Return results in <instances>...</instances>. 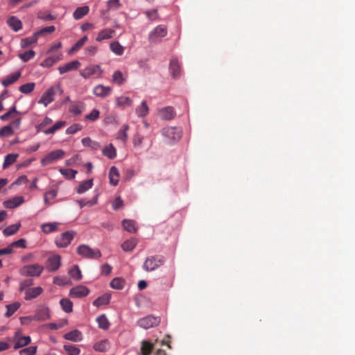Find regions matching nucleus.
Segmentation results:
<instances>
[{
  "label": "nucleus",
  "instance_id": "nucleus-1",
  "mask_svg": "<svg viewBox=\"0 0 355 355\" xmlns=\"http://www.w3.org/2000/svg\"><path fill=\"white\" fill-rule=\"evenodd\" d=\"M61 46H52L48 51V56L44 60L41 64L42 67H50L61 59L62 53L59 47Z\"/></svg>",
  "mask_w": 355,
  "mask_h": 355
},
{
  "label": "nucleus",
  "instance_id": "nucleus-2",
  "mask_svg": "<svg viewBox=\"0 0 355 355\" xmlns=\"http://www.w3.org/2000/svg\"><path fill=\"white\" fill-rule=\"evenodd\" d=\"M165 262L164 258L162 256H150L145 260L143 268L148 272H151L161 266Z\"/></svg>",
  "mask_w": 355,
  "mask_h": 355
},
{
  "label": "nucleus",
  "instance_id": "nucleus-3",
  "mask_svg": "<svg viewBox=\"0 0 355 355\" xmlns=\"http://www.w3.org/2000/svg\"><path fill=\"white\" fill-rule=\"evenodd\" d=\"M162 135L166 138V141L173 144L179 141L182 136L180 129L175 127H166L162 129Z\"/></svg>",
  "mask_w": 355,
  "mask_h": 355
},
{
  "label": "nucleus",
  "instance_id": "nucleus-4",
  "mask_svg": "<svg viewBox=\"0 0 355 355\" xmlns=\"http://www.w3.org/2000/svg\"><path fill=\"white\" fill-rule=\"evenodd\" d=\"M44 267L38 263L26 265L20 270V274L25 277H39L42 273Z\"/></svg>",
  "mask_w": 355,
  "mask_h": 355
},
{
  "label": "nucleus",
  "instance_id": "nucleus-5",
  "mask_svg": "<svg viewBox=\"0 0 355 355\" xmlns=\"http://www.w3.org/2000/svg\"><path fill=\"white\" fill-rule=\"evenodd\" d=\"M77 253L87 259H98L101 257L99 250L92 249L87 245H80L77 248Z\"/></svg>",
  "mask_w": 355,
  "mask_h": 355
},
{
  "label": "nucleus",
  "instance_id": "nucleus-6",
  "mask_svg": "<svg viewBox=\"0 0 355 355\" xmlns=\"http://www.w3.org/2000/svg\"><path fill=\"white\" fill-rule=\"evenodd\" d=\"M76 236V232L73 231H67L55 239V245L58 248L67 247Z\"/></svg>",
  "mask_w": 355,
  "mask_h": 355
},
{
  "label": "nucleus",
  "instance_id": "nucleus-7",
  "mask_svg": "<svg viewBox=\"0 0 355 355\" xmlns=\"http://www.w3.org/2000/svg\"><path fill=\"white\" fill-rule=\"evenodd\" d=\"M55 31V27L53 26H50L45 27L40 30V31L35 33L32 37H27L22 42L24 44H33L37 42V40L40 37H42L47 33H51Z\"/></svg>",
  "mask_w": 355,
  "mask_h": 355
},
{
  "label": "nucleus",
  "instance_id": "nucleus-8",
  "mask_svg": "<svg viewBox=\"0 0 355 355\" xmlns=\"http://www.w3.org/2000/svg\"><path fill=\"white\" fill-rule=\"evenodd\" d=\"M64 155V152L62 150H55L48 153L41 160L42 166H46L53 163V162L62 159Z\"/></svg>",
  "mask_w": 355,
  "mask_h": 355
},
{
  "label": "nucleus",
  "instance_id": "nucleus-9",
  "mask_svg": "<svg viewBox=\"0 0 355 355\" xmlns=\"http://www.w3.org/2000/svg\"><path fill=\"white\" fill-rule=\"evenodd\" d=\"M160 322V319L158 317L153 315H148L145 318H141L137 321V324L145 329L157 326Z\"/></svg>",
  "mask_w": 355,
  "mask_h": 355
},
{
  "label": "nucleus",
  "instance_id": "nucleus-10",
  "mask_svg": "<svg viewBox=\"0 0 355 355\" xmlns=\"http://www.w3.org/2000/svg\"><path fill=\"white\" fill-rule=\"evenodd\" d=\"M102 73L103 71L99 65H91L81 71L80 74L84 78H89L90 77L99 78Z\"/></svg>",
  "mask_w": 355,
  "mask_h": 355
},
{
  "label": "nucleus",
  "instance_id": "nucleus-11",
  "mask_svg": "<svg viewBox=\"0 0 355 355\" xmlns=\"http://www.w3.org/2000/svg\"><path fill=\"white\" fill-rule=\"evenodd\" d=\"M167 34L166 27L164 25L157 26L149 35L151 42H158L159 39L164 37Z\"/></svg>",
  "mask_w": 355,
  "mask_h": 355
},
{
  "label": "nucleus",
  "instance_id": "nucleus-12",
  "mask_svg": "<svg viewBox=\"0 0 355 355\" xmlns=\"http://www.w3.org/2000/svg\"><path fill=\"white\" fill-rule=\"evenodd\" d=\"M61 257L58 254L53 255L46 260V268L49 272L58 270L61 265Z\"/></svg>",
  "mask_w": 355,
  "mask_h": 355
},
{
  "label": "nucleus",
  "instance_id": "nucleus-13",
  "mask_svg": "<svg viewBox=\"0 0 355 355\" xmlns=\"http://www.w3.org/2000/svg\"><path fill=\"white\" fill-rule=\"evenodd\" d=\"M59 89V87H52L49 88L42 94L38 103L44 104L45 106H47L49 103L53 101V96L55 94V91Z\"/></svg>",
  "mask_w": 355,
  "mask_h": 355
},
{
  "label": "nucleus",
  "instance_id": "nucleus-14",
  "mask_svg": "<svg viewBox=\"0 0 355 355\" xmlns=\"http://www.w3.org/2000/svg\"><path fill=\"white\" fill-rule=\"evenodd\" d=\"M19 334H20V332L17 331V332H15V336H14V339L16 340L15 345H14L15 349H17L19 348L27 346L31 342V339L30 336H20L19 337Z\"/></svg>",
  "mask_w": 355,
  "mask_h": 355
},
{
  "label": "nucleus",
  "instance_id": "nucleus-15",
  "mask_svg": "<svg viewBox=\"0 0 355 355\" xmlns=\"http://www.w3.org/2000/svg\"><path fill=\"white\" fill-rule=\"evenodd\" d=\"M89 293V290L87 287L79 285L72 288L70 290L69 295L72 297H83L87 296Z\"/></svg>",
  "mask_w": 355,
  "mask_h": 355
},
{
  "label": "nucleus",
  "instance_id": "nucleus-16",
  "mask_svg": "<svg viewBox=\"0 0 355 355\" xmlns=\"http://www.w3.org/2000/svg\"><path fill=\"white\" fill-rule=\"evenodd\" d=\"M169 70L174 78H178L181 75V66L177 58H173L169 64Z\"/></svg>",
  "mask_w": 355,
  "mask_h": 355
},
{
  "label": "nucleus",
  "instance_id": "nucleus-17",
  "mask_svg": "<svg viewBox=\"0 0 355 355\" xmlns=\"http://www.w3.org/2000/svg\"><path fill=\"white\" fill-rule=\"evenodd\" d=\"M34 320L45 321L50 318L49 310L48 308L42 306L37 309L35 315L33 316Z\"/></svg>",
  "mask_w": 355,
  "mask_h": 355
},
{
  "label": "nucleus",
  "instance_id": "nucleus-18",
  "mask_svg": "<svg viewBox=\"0 0 355 355\" xmlns=\"http://www.w3.org/2000/svg\"><path fill=\"white\" fill-rule=\"evenodd\" d=\"M80 66V62L78 60H73L68 62L62 66L58 67V70L60 74L65 73L67 72L76 70Z\"/></svg>",
  "mask_w": 355,
  "mask_h": 355
},
{
  "label": "nucleus",
  "instance_id": "nucleus-19",
  "mask_svg": "<svg viewBox=\"0 0 355 355\" xmlns=\"http://www.w3.org/2000/svg\"><path fill=\"white\" fill-rule=\"evenodd\" d=\"M133 101L125 96H117L115 98V105L121 109L130 107L132 105Z\"/></svg>",
  "mask_w": 355,
  "mask_h": 355
},
{
  "label": "nucleus",
  "instance_id": "nucleus-20",
  "mask_svg": "<svg viewBox=\"0 0 355 355\" xmlns=\"http://www.w3.org/2000/svg\"><path fill=\"white\" fill-rule=\"evenodd\" d=\"M159 116L165 121L171 120L175 116V112L172 107H166L159 110Z\"/></svg>",
  "mask_w": 355,
  "mask_h": 355
},
{
  "label": "nucleus",
  "instance_id": "nucleus-21",
  "mask_svg": "<svg viewBox=\"0 0 355 355\" xmlns=\"http://www.w3.org/2000/svg\"><path fill=\"white\" fill-rule=\"evenodd\" d=\"M112 91V88L108 86L98 85L94 88V94L96 96L105 98L108 96Z\"/></svg>",
  "mask_w": 355,
  "mask_h": 355
},
{
  "label": "nucleus",
  "instance_id": "nucleus-22",
  "mask_svg": "<svg viewBox=\"0 0 355 355\" xmlns=\"http://www.w3.org/2000/svg\"><path fill=\"white\" fill-rule=\"evenodd\" d=\"M43 292V288L40 286L28 288L25 292L24 299L26 300H31L36 298Z\"/></svg>",
  "mask_w": 355,
  "mask_h": 355
},
{
  "label": "nucleus",
  "instance_id": "nucleus-23",
  "mask_svg": "<svg viewBox=\"0 0 355 355\" xmlns=\"http://www.w3.org/2000/svg\"><path fill=\"white\" fill-rule=\"evenodd\" d=\"M127 80V75L123 74L121 71H116L114 72L112 77V83L116 85H122Z\"/></svg>",
  "mask_w": 355,
  "mask_h": 355
},
{
  "label": "nucleus",
  "instance_id": "nucleus-24",
  "mask_svg": "<svg viewBox=\"0 0 355 355\" xmlns=\"http://www.w3.org/2000/svg\"><path fill=\"white\" fill-rule=\"evenodd\" d=\"M22 196L15 197L3 202L4 206L8 209H13L19 207L24 202Z\"/></svg>",
  "mask_w": 355,
  "mask_h": 355
},
{
  "label": "nucleus",
  "instance_id": "nucleus-25",
  "mask_svg": "<svg viewBox=\"0 0 355 355\" xmlns=\"http://www.w3.org/2000/svg\"><path fill=\"white\" fill-rule=\"evenodd\" d=\"M138 243V241L135 238H131L126 240L121 244V248L125 252H131L136 247Z\"/></svg>",
  "mask_w": 355,
  "mask_h": 355
},
{
  "label": "nucleus",
  "instance_id": "nucleus-26",
  "mask_svg": "<svg viewBox=\"0 0 355 355\" xmlns=\"http://www.w3.org/2000/svg\"><path fill=\"white\" fill-rule=\"evenodd\" d=\"M21 73L20 71L10 74L1 81V84L4 87H8L15 83L21 77Z\"/></svg>",
  "mask_w": 355,
  "mask_h": 355
},
{
  "label": "nucleus",
  "instance_id": "nucleus-27",
  "mask_svg": "<svg viewBox=\"0 0 355 355\" xmlns=\"http://www.w3.org/2000/svg\"><path fill=\"white\" fill-rule=\"evenodd\" d=\"M64 338L66 340H71L73 342H78L82 340V334L78 330L71 331L64 335Z\"/></svg>",
  "mask_w": 355,
  "mask_h": 355
},
{
  "label": "nucleus",
  "instance_id": "nucleus-28",
  "mask_svg": "<svg viewBox=\"0 0 355 355\" xmlns=\"http://www.w3.org/2000/svg\"><path fill=\"white\" fill-rule=\"evenodd\" d=\"M59 223H47L42 225L41 230L45 234H50L58 230Z\"/></svg>",
  "mask_w": 355,
  "mask_h": 355
},
{
  "label": "nucleus",
  "instance_id": "nucleus-29",
  "mask_svg": "<svg viewBox=\"0 0 355 355\" xmlns=\"http://www.w3.org/2000/svg\"><path fill=\"white\" fill-rule=\"evenodd\" d=\"M109 179L111 184L116 186L119 180V173L116 167L112 166L109 172Z\"/></svg>",
  "mask_w": 355,
  "mask_h": 355
},
{
  "label": "nucleus",
  "instance_id": "nucleus-30",
  "mask_svg": "<svg viewBox=\"0 0 355 355\" xmlns=\"http://www.w3.org/2000/svg\"><path fill=\"white\" fill-rule=\"evenodd\" d=\"M7 24L15 31H18L22 27L21 21L15 16L9 17L7 19Z\"/></svg>",
  "mask_w": 355,
  "mask_h": 355
},
{
  "label": "nucleus",
  "instance_id": "nucleus-31",
  "mask_svg": "<svg viewBox=\"0 0 355 355\" xmlns=\"http://www.w3.org/2000/svg\"><path fill=\"white\" fill-rule=\"evenodd\" d=\"M123 228L130 233H135L137 231L136 222L132 220L124 219L122 221Z\"/></svg>",
  "mask_w": 355,
  "mask_h": 355
},
{
  "label": "nucleus",
  "instance_id": "nucleus-32",
  "mask_svg": "<svg viewBox=\"0 0 355 355\" xmlns=\"http://www.w3.org/2000/svg\"><path fill=\"white\" fill-rule=\"evenodd\" d=\"M89 11V8L87 6L78 7L74 11L73 16V18L76 20L82 19L84 16L88 14Z\"/></svg>",
  "mask_w": 355,
  "mask_h": 355
},
{
  "label": "nucleus",
  "instance_id": "nucleus-33",
  "mask_svg": "<svg viewBox=\"0 0 355 355\" xmlns=\"http://www.w3.org/2000/svg\"><path fill=\"white\" fill-rule=\"evenodd\" d=\"M110 298L111 295L110 294L105 293L101 296L98 297V298H96L93 302V305L98 307L102 305L108 304L110 303Z\"/></svg>",
  "mask_w": 355,
  "mask_h": 355
},
{
  "label": "nucleus",
  "instance_id": "nucleus-34",
  "mask_svg": "<svg viewBox=\"0 0 355 355\" xmlns=\"http://www.w3.org/2000/svg\"><path fill=\"white\" fill-rule=\"evenodd\" d=\"M67 124V122L64 121H58L56 122L52 127L48 128V129H46V130H43V132L45 134V135H52V134H54L57 130L62 128L63 127H64Z\"/></svg>",
  "mask_w": 355,
  "mask_h": 355
},
{
  "label": "nucleus",
  "instance_id": "nucleus-35",
  "mask_svg": "<svg viewBox=\"0 0 355 355\" xmlns=\"http://www.w3.org/2000/svg\"><path fill=\"white\" fill-rule=\"evenodd\" d=\"M114 33V31H113L110 28H107V29L103 30L98 33V35L96 37V41L98 42H101L105 40L111 38V37H112Z\"/></svg>",
  "mask_w": 355,
  "mask_h": 355
},
{
  "label": "nucleus",
  "instance_id": "nucleus-36",
  "mask_svg": "<svg viewBox=\"0 0 355 355\" xmlns=\"http://www.w3.org/2000/svg\"><path fill=\"white\" fill-rule=\"evenodd\" d=\"M103 155L106 156L110 159H114L116 156V151L114 146L110 144L108 146H105L103 150Z\"/></svg>",
  "mask_w": 355,
  "mask_h": 355
},
{
  "label": "nucleus",
  "instance_id": "nucleus-37",
  "mask_svg": "<svg viewBox=\"0 0 355 355\" xmlns=\"http://www.w3.org/2000/svg\"><path fill=\"white\" fill-rule=\"evenodd\" d=\"M98 327L103 330H107L110 328V323L105 314L101 315L96 318Z\"/></svg>",
  "mask_w": 355,
  "mask_h": 355
},
{
  "label": "nucleus",
  "instance_id": "nucleus-38",
  "mask_svg": "<svg viewBox=\"0 0 355 355\" xmlns=\"http://www.w3.org/2000/svg\"><path fill=\"white\" fill-rule=\"evenodd\" d=\"M81 142L84 146L89 147L93 150H98L101 148V144L98 142L92 140L89 137L82 139Z\"/></svg>",
  "mask_w": 355,
  "mask_h": 355
},
{
  "label": "nucleus",
  "instance_id": "nucleus-39",
  "mask_svg": "<svg viewBox=\"0 0 355 355\" xmlns=\"http://www.w3.org/2000/svg\"><path fill=\"white\" fill-rule=\"evenodd\" d=\"M153 349V345L148 341L143 340L141 347V355H150Z\"/></svg>",
  "mask_w": 355,
  "mask_h": 355
},
{
  "label": "nucleus",
  "instance_id": "nucleus-40",
  "mask_svg": "<svg viewBox=\"0 0 355 355\" xmlns=\"http://www.w3.org/2000/svg\"><path fill=\"white\" fill-rule=\"evenodd\" d=\"M110 347V344L107 340H103L98 343H96L94 345V349L96 351L101 352H106Z\"/></svg>",
  "mask_w": 355,
  "mask_h": 355
},
{
  "label": "nucleus",
  "instance_id": "nucleus-41",
  "mask_svg": "<svg viewBox=\"0 0 355 355\" xmlns=\"http://www.w3.org/2000/svg\"><path fill=\"white\" fill-rule=\"evenodd\" d=\"M148 111L149 109L146 101H143L141 105L136 108V113L140 117L146 116L148 114Z\"/></svg>",
  "mask_w": 355,
  "mask_h": 355
},
{
  "label": "nucleus",
  "instance_id": "nucleus-42",
  "mask_svg": "<svg viewBox=\"0 0 355 355\" xmlns=\"http://www.w3.org/2000/svg\"><path fill=\"white\" fill-rule=\"evenodd\" d=\"M93 185V179H90L86 181H84L80 184L78 187L77 188V192L78 193H83L90 188H92Z\"/></svg>",
  "mask_w": 355,
  "mask_h": 355
},
{
  "label": "nucleus",
  "instance_id": "nucleus-43",
  "mask_svg": "<svg viewBox=\"0 0 355 355\" xmlns=\"http://www.w3.org/2000/svg\"><path fill=\"white\" fill-rule=\"evenodd\" d=\"M58 194L57 189H51L46 192L44 196V201L46 205L51 204V200H53Z\"/></svg>",
  "mask_w": 355,
  "mask_h": 355
},
{
  "label": "nucleus",
  "instance_id": "nucleus-44",
  "mask_svg": "<svg viewBox=\"0 0 355 355\" xmlns=\"http://www.w3.org/2000/svg\"><path fill=\"white\" fill-rule=\"evenodd\" d=\"M21 306L19 302H13L10 304L6 305L7 311L5 313L6 318L10 317Z\"/></svg>",
  "mask_w": 355,
  "mask_h": 355
},
{
  "label": "nucleus",
  "instance_id": "nucleus-45",
  "mask_svg": "<svg viewBox=\"0 0 355 355\" xmlns=\"http://www.w3.org/2000/svg\"><path fill=\"white\" fill-rule=\"evenodd\" d=\"M20 226V223L11 225L3 230V234L6 236L13 235L19 230Z\"/></svg>",
  "mask_w": 355,
  "mask_h": 355
},
{
  "label": "nucleus",
  "instance_id": "nucleus-46",
  "mask_svg": "<svg viewBox=\"0 0 355 355\" xmlns=\"http://www.w3.org/2000/svg\"><path fill=\"white\" fill-rule=\"evenodd\" d=\"M70 276L76 281H79L82 279V274L79 267L77 265H74L69 271Z\"/></svg>",
  "mask_w": 355,
  "mask_h": 355
},
{
  "label": "nucleus",
  "instance_id": "nucleus-47",
  "mask_svg": "<svg viewBox=\"0 0 355 355\" xmlns=\"http://www.w3.org/2000/svg\"><path fill=\"white\" fill-rule=\"evenodd\" d=\"M62 309L66 313H71L73 311V303L69 299H62L60 302Z\"/></svg>",
  "mask_w": 355,
  "mask_h": 355
},
{
  "label": "nucleus",
  "instance_id": "nucleus-48",
  "mask_svg": "<svg viewBox=\"0 0 355 355\" xmlns=\"http://www.w3.org/2000/svg\"><path fill=\"white\" fill-rule=\"evenodd\" d=\"M18 157L17 154H8L5 157L4 162L3 164V168H6L10 165L15 163Z\"/></svg>",
  "mask_w": 355,
  "mask_h": 355
},
{
  "label": "nucleus",
  "instance_id": "nucleus-49",
  "mask_svg": "<svg viewBox=\"0 0 355 355\" xmlns=\"http://www.w3.org/2000/svg\"><path fill=\"white\" fill-rule=\"evenodd\" d=\"M85 110V105L83 103H78L72 105L69 108V112L75 115L80 114Z\"/></svg>",
  "mask_w": 355,
  "mask_h": 355
},
{
  "label": "nucleus",
  "instance_id": "nucleus-50",
  "mask_svg": "<svg viewBox=\"0 0 355 355\" xmlns=\"http://www.w3.org/2000/svg\"><path fill=\"white\" fill-rule=\"evenodd\" d=\"M125 281L120 277L114 278L110 282V286L114 289L121 290L123 288Z\"/></svg>",
  "mask_w": 355,
  "mask_h": 355
},
{
  "label": "nucleus",
  "instance_id": "nucleus-51",
  "mask_svg": "<svg viewBox=\"0 0 355 355\" xmlns=\"http://www.w3.org/2000/svg\"><path fill=\"white\" fill-rule=\"evenodd\" d=\"M129 129V125L125 124L123 126L122 129H121L117 135V139L122 141L123 143H125L128 139V135L126 132Z\"/></svg>",
  "mask_w": 355,
  "mask_h": 355
},
{
  "label": "nucleus",
  "instance_id": "nucleus-52",
  "mask_svg": "<svg viewBox=\"0 0 355 355\" xmlns=\"http://www.w3.org/2000/svg\"><path fill=\"white\" fill-rule=\"evenodd\" d=\"M59 171L68 179H73L77 174V171L71 168H60Z\"/></svg>",
  "mask_w": 355,
  "mask_h": 355
},
{
  "label": "nucleus",
  "instance_id": "nucleus-53",
  "mask_svg": "<svg viewBox=\"0 0 355 355\" xmlns=\"http://www.w3.org/2000/svg\"><path fill=\"white\" fill-rule=\"evenodd\" d=\"M35 86L34 83H26L20 86L19 90L23 94H28L33 91Z\"/></svg>",
  "mask_w": 355,
  "mask_h": 355
},
{
  "label": "nucleus",
  "instance_id": "nucleus-54",
  "mask_svg": "<svg viewBox=\"0 0 355 355\" xmlns=\"http://www.w3.org/2000/svg\"><path fill=\"white\" fill-rule=\"evenodd\" d=\"M64 349L69 355H78L80 352L79 348L71 345H64Z\"/></svg>",
  "mask_w": 355,
  "mask_h": 355
},
{
  "label": "nucleus",
  "instance_id": "nucleus-55",
  "mask_svg": "<svg viewBox=\"0 0 355 355\" xmlns=\"http://www.w3.org/2000/svg\"><path fill=\"white\" fill-rule=\"evenodd\" d=\"M99 116L100 112L96 109H93L89 114L85 116V119L95 121L99 118Z\"/></svg>",
  "mask_w": 355,
  "mask_h": 355
},
{
  "label": "nucleus",
  "instance_id": "nucleus-56",
  "mask_svg": "<svg viewBox=\"0 0 355 355\" xmlns=\"http://www.w3.org/2000/svg\"><path fill=\"white\" fill-rule=\"evenodd\" d=\"M35 55V51L33 50H29L24 53H19V57L24 61L28 62L31 58H33Z\"/></svg>",
  "mask_w": 355,
  "mask_h": 355
},
{
  "label": "nucleus",
  "instance_id": "nucleus-57",
  "mask_svg": "<svg viewBox=\"0 0 355 355\" xmlns=\"http://www.w3.org/2000/svg\"><path fill=\"white\" fill-rule=\"evenodd\" d=\"M37 352V347L31 346L19 351V355H35Z\"/></svg>",
  "mask_w": 355,
  "mask_h": 355
},
{
  "label": "nucleus",
  "instance_id": "nucleus-58",
  "mask_svg": "<svg viewBox=\"0 0 355 355\" xmlns=\"http://www.w3.org/2000/svg\"><path fill=\"white\" fill-rule=\"evenodd\" d=\"M107 3L110 10H116L121 7V3L119 0H108Z\"/></svg>",
  "mask_w": 355,
  "mask_h": 355
},
{
  "label": "nucleus",
  "instance_id": "nucleus-59",
  "mask_svg": "<svg viewBox=\"0 0 355 355\" xmlns=\"http://www.w3.org/2000/svg\"><path fill=\"white\" fill-rule=\"evenodd\" d=\"M13 134V130L11 125H6L0 129L1 137H8Z\"/></svg>",
  "mask_w": 355,
  "mask_h": 355
},
{
  "label": "nucleus",
  "instance_id": "nucleus-60",
  "mask_svg": "<svg viewBox=\"0 0 355 355\" xmlns=\"http://www.w3.org/2000/svg\"><path fill=\"white\" fill-rule=\"evenodd\" d=\"M12 249L13 248H25L26 247V241L24 239H20L10 244Z\"/></svg>",
  "mask_w": 355,
  "mask_h": 355
},
{
  "label": "nucleus",
  "instance_id": "nucleus-61",
  "mask_svg": "<svg viewBox=\"0 0 355 355\" xmlns=\"http://www.w3.org/2000/svg\"><path fill=\"white\" fill-rule=\"evenodd\" d=\"M82 129V126L79 124H73L71 126H69L66 130V133L69 135L75 134L78 131Z\"/></svg>",
  "mask_w": 355,
  "mask_h": 355
},
{
  "label": "nucleus",
  "instance_id": "nucleus-62",
  "mask_svg": "<svg viewBox=\"0 0 355 355\" xmlns=\"http://www.w3.org/2000/svg\"><path fill=\"white\" fill-rule=\"evenodd\" d=\"M123 205V202L120 196L116 197L112 202V208L114 210H118Z\"/></svg>",
  "mask_w": 355,
  "mask_h": 355
},
{
  "label": "nucleus",
  "instance_id": "nucleus-63",
  "mask_svg": "<svg viewBox=\"0 0 355 355\" xmlns=\"http://www.w3.org/2000/svg\"><path fill=\"white\" fill-rule=\"evenodd\" d=\"M33 284V279H25L20 282L19 284V291H22L25 290L26 288L32 286Z\"/></svg>",
  "mask_w": 355,
  "mask_h": 355
},
{
  "label": "nucleus",
  "instance_id": "nucleus-64",
  "mask_svg": "<svg viewBox=\"0 0 355 355\" xmlns=\"http://www.w3.org/2000/svg\"><path fill=\"white\" fill-rule=\"evenodd\" d=\"M68 282H69V280L67 279V277H55L53 279V283L55 284H57L59 286L66 285L68 284Z\"/></svg>",
  "mask_w": 355,
  "mask_h": 355
}]
</instances>
